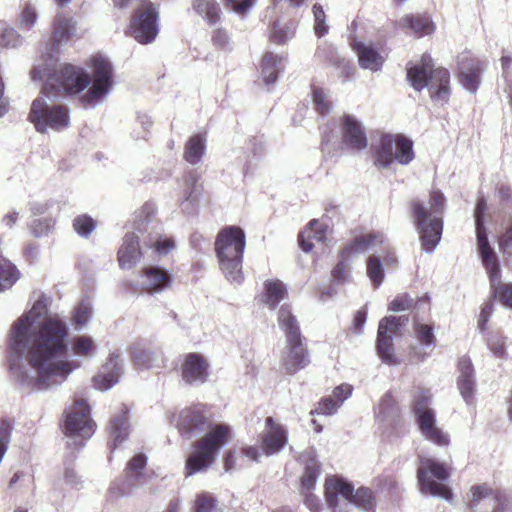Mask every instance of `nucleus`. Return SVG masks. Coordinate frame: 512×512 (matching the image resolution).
Here are the masks:
<instances>
[{
  "instance_id": "58",
  "label": "nucleus",
  "mask_w": 512,
  "mask_h": 512,
  "mask_svg": "<svg viewBox=\"0 0 512 512\" xmlns=\"http://www.w3.org/2000/svg\"><path fill=\"white\" fill-rule=\"evenodd\" d=\"M488 348L492 354L500 359L507 358L505 340L501 336H492L488 339Z\"/></svg>"
},
{
  "instance_id": "40",
  "label": "nucleus",
  "mask_w": 512,
  "mask_h": 512,
  "mask_svg": "<svg viewBox=\"0 0 512 512\" xmlns=\"http://www.w3.org/2000/svg\"><path fill=\"white\" fill-rule=\"evenodd\" d=\"M72 351L77 356L91 358L96 353V344L92 337L81 335L73 339L71 343Z\"/></svg>"
},
{
  "instance_id": "42",
  "label": "nucleus",
  "mask_w": 512,
  "mask_h": 512,
  "mask_svg": "<svg viewBox=\"0 0 512 512\" xmlns=\"http://www.w3.org/2000/svg\"><path fill=\"white\" fill-rule=\"evenodd\" d=\"M211 43L213 47L223 53L233 50V41L230 33L224 28H216L211 32Z\"/></svg>"
},
{
  "instance_id": "13",
  "label": "nucleus",
  "mask_w": 512,
  "mask_h": 512,
  "mask_svg": "<svg viewBox=\"0 0 512 512\" xmlns=\"http://www.w3.org/2000/svg\"><path fill=\"white\" fill-rule=\"evenodd\" d=\"M131 36L140 44L152 43L159 33V11L151 2H144L134 11L130 22Z\"/></svg>"
},
{
  "instance_id": "61",
  "label": "nucleus",
  "mask_w": 512,
  "mask_h": 512,
  "mask_svg": "<svg viewBox=\"0 0 512 512\" xmlns=\"http://www.w3.org/2000/svg\"><path fill=\"white\" fill-rule=\"evenodd\" d=\"M413 299L408 295H401L393 299L388 306L392 312H401L409 310L412 307Z\"/></svg>"
},
{
  "instance_id": "15",
  "label": "nucleus",
  "mask_w": 512,
  "mask_h": 512,
  "mask_svg": "<svg viewBox=\"0 0 512 512\" xmlns=\"http://www.w3.org/2000/svg\"><path fill=\"white\" fill-rule=\"evenodd\" d=\"M486 208V202L483 198L478 199L474 217H475V226H476V234H477V243L479 254L482 260V264L489 267V269H495V251L490 246L486 229L484 226V213Z\"/></svg>"
},
{
  "instance_id": "10",
  "label": "nucleus",
  "mask_w": 512,
  "mask_h": 512,
  "mask_svg": "<svg viewBox=\"0 0 512 512\" xmlns=\"http://www.w3.org/2000/svg\"><path fill=\"white\" fill-rule=\"evenodd\" d=\"M431 394L428 390L417 392L413 399L412 411L423 437L438 446H447L449 436L436 424L435 413L428 407Z\"/></svg>"
},
{
  "instance_id": "54",
  "label": "nucleus",
  "mask_w": 512,
  "mask_h": 512,
  "mask_svg": "<svg viewBox=\"0 0 512 512\" xmlns=\"http://www.w3.org/2000/svg\"><path fill=\"white\" fill-rule=\"evenodd\" d=\"M415 332L417 339L426 347L433 348L435 346V336L432 327L426 324H415Z\"/></svg>"
},
{
  "instance_id": "64",
  "label": "nucleus",
  "mask_w": 512,
  "mask_h": 512,
  "mask_svg": "<svg viewBox=\"0 0 512 512\" xmlns=\"http://www.w3.org/2000/svg\"><path fill=\"white\" fill-rule=\"evenodd\" d=\"M352 390L351 385L344 383L334 388L331 397L336 402H339V406H341L342 403L351 396Z\"/></svg>"
},
{
  "instance_id": "20",
  "label": "nucleus",
  "mask_w": 512,
  "mask_h": 512,
  "mask_svg": "<svg viewBox=\"0 0 512 512\" xmlns=\"http://www.w3.org/2000/svg\"><path fill=\"white\" fill-rule=\"evenodd\" d=\"M343 143L353 150H362L367 147V138L361 123L352 115L342 118Z\"/></svg>"
},
{
  "instance_id": "60",
  "label": "nucleus",
  "mask_w": 512,
  "mask_h": 512,
  "mask_svg": "<svg viewBox=\"0 0 512 512\" xmlns=\"http://www.w3.org/2000/svg\"><path fill=\"white\" fill-rule=\"evenodd\" d=\"M227 7L239 16H245L255 4V0H225Z\"/></svg>"
},
{
  "instance_id": "44",
  "label": "nucleus",
  "mask_w": 512,
  "mask_h": 512,
  "mask_svg": "<svg viewBox=\"0 0 512 512\" xmlns=\"http://www.w3.org/2000/svg\"><path fill=\"white\" fill-rule=\"evenodd\" d=\"M147 464V457L140 453L132 457L126 466L127 477L134 482H140L142 472Z\"/></svg>"
},
{
  "instance_id": "7",
  "label": "nucleus",
  "mask_w": 512,
  "mask_h": 512,
  "mask_svg": "<svg viewBox=\"0 0 512 512\" xmlns=\"http://www.w3.org/2000/svg\"><path fill=\"white\" fill-rule=\"evenodd\" d=\"M230 427L215 425L206 435L194 443L195 450L186 459V476L202 472L215 461L217 452L229 440Z\"/></svg>"
},
{
  "instance_id": "8",
  "label": "nucleus",
  "mask_w": 512,
  "mask_h": 512,
  "mask_svg": "<svg viewBox=\"0 0 512 512\" xmlns=\"http://www.w3.org/2000/svg\"><path fill=\"white\" fill-rule=\"evenodd\" d=\"M450 476L448 467L433 458L420 457L417 468V484L424 495L452 501L453 493L444 483Z\"/></svg>"
},
{
  "instance_id": "1",
  "label": "nucleus",
  "mask_w": 512,
  "mask_h": 512,
  "mask_svg": "<svg viewBox=\"0 0 512 512\" xmlns=\"http://www.w3.org/2000/svg\"><path fill=\"white\" fill-rule=\"evenodd\" d=\"M46 313V300L38 299L11 327L9 371L23 388L46 390L58 386L80 367L69 356L66 323L46 317Z\"/></svg>"
},
{
  "instance_id": "24",
  "label": "nucleus",
  "mask_w": 512,
  "mask_h": 512,
  "mask_svg": "<svg viewBox=\"0 0 512 512\" xmlns=\"http://www.w3.org/2000/svg\"><path fill=\"white\" fill-rule=\"evenodd\" d=\"M141 258L139 237L134 233H127L118 251L119 265L123 269L133 267Z\"/></svg>"
},
{
  "instance_id": "29",
  "label": "nucleus",
  "mask_w": 512,
  "mask_h": 512,
  "mask_svg": "<svg viewBox=\"0 0 512 512\" xmlns=\"http://www.w3.org/2000/svg\"><path fill=\"white\" fill-rule=\"evenodd\" d=\"M354 50L358 56L361 68L368 69L372 72H376L381 69L384 59L374 47L362 42H355Z\"/></svg>"
},
{
  "instance_id": "31",
  "label": "nucleus",
  "mask_w": 512,
  "mask_h": 512,
  "mask_svg": "<svg viewBox=\"0 0 512 512\" xmlns=\"http://www.w3.org/2000/svg\"><path fill=\"white\" fill-rule=\"evenodd\" d=\"M53 39L57 44L69 41L76 35V22L65 13H58L53 22Z\"/></svg>"
},
{
  "instance_id": "46",
  "label": "nucleus",
  "mask_w": 512,
  "mask_h": 512,
  "mask_svg": "<svg viewBox=\"0 0 512 512\" xmlns=\"http://www.w3.org/2000/svg\"><path fill=\"white\" fill-rule=\"evenodd\" d=\"M92 316V307L88 301H82L73 311L72 321L77 330L82 329Z\"/></svg>"
},
{
  "instance_id": "35",
  "label": "nucleus",
  "mask_w": 512,
  "mask_h": 512,
  "mask_svg": "<svg viewBox=\"0 0 512 512\" xmlns=\"http://www.w3.org/2000/svg\"><path fill=\"white\" fill-rule=\"evenodd\" d=\"M109 432L112 439V449H115L128 437L129 424L126 410L123 409L118 415L112 417Z\"/></svg>"
},
{
  "instance_id": "23",
  "label": "nucleus",
  "mask_w": 512,
  "mask_h": 512,
  "mask_svg": "<svg viewBox=\"0 0 512 512\" xmlns=\"http://www.w3.org/2000/svg\"><path fill=\"white\" fill-rule=\"evenodd\" d=\"M328 227L319 220H312L308 226L299 234V246L304 252H310L314 242L324 243L327 237Z\"/></svg>"
},
{
  "instance_id": "6",
  "label": "nucleus",
  "mask_w": 512,
  "mask_h": 512,
  "mask_svg": "<svg viewBox=\"0 0 512 512\" xmlns=\"http://www.w3.org/2000/svg\"><path fill=\"white\" fill-rule=\"evenodd\" d=\"M407 78L411 86L421 91L428 87L433 100L446 102L449 98V71L443 67H434L429 54H423L419 63L407 69Z\"/></svg>"
},
{
  "instance_id": "16",
  "label": "nucleus",
  "mask_w": 512,
  "mask_h": 512,
  "mask_svg": "<svg viewBox=\"0 0 512 512\" xmlns=\"http://www.w3.org/2000/svg\"><path fill=\"white\" fill-rule=\"evenodd\" d=\"M173 275L163 267L150 265L142 269L139 285L150 294L160 293L171 287Z\"/></svg>"
},
{
  "instance_id": "5",
  "label": "nucleus",
  "mask_w": 512,
  "mask_h": 512,
  "mask_svg": "<svg viewBox=\"0 0 512 512\" xmlns=\"http://www.w3.org/2000/svg\"><path fill=\"white\" fill-rule=\"evenodd\" d=\"M277 321L285 335V353L282 358V367L288 374H295L304 369L309 363V353L304 345L305 338L300 329L299 322L291 311L289 305H282L278 311Z\"/></svg>"
},
{
  "instance_id": "19",
  "label": "nucleus",
  "mask_w": 512,
  "mask_h": 512,
  "mask_svg": "<svg viewBox=\"0 0 512 512\" xmlns=\"http://www.w3.org/2000/svg\"><path fill=\"white\" fill-rule=\"evenodd\" d=\"M460 81L463 87L475 93L480 84V74L484 68V63L479 59L464 53L458 58Z\"/></svg>"
},
{
  "instance_id": "33",
  "label": "nucleus",
  "mask_w": 512,
  "mask_h": 512,
  "mask_svg": "<svg viewBox=\"0 0 512 512\" xmlns=\"http://www.w3.org/2000/svg\"><path fill=\"white\" fill-rule=\"evenodd\" d=\"M206 152V138L202 134L191 136L184 147L183 157L191 165L201 162Z\"/></svg>"
},
{
  "instance_id": "53",
  "label": "nucleus",
  "mask_w": 512,
  "mask_h": 512,
  "mask_svg": "<svg viewBox=\"0 0 512 512\" xmlns=\"http://www.w3.org/2000/svg\"><path fill=\"white\" fill-rule=\"evenodd\" d=\"M217 500L210 493L202 492L197 495L194 512H213L216 508Z\"/></svg>"
},
{
  "instance_id": "11",
  "label": "nucleus",
  "mask_w": 512,
  "mask_h": 512,
  "mask_svg": "<svg viewBox=\"0 0 512 512\" xmlns=\"http://www.w3.org/2000/svg\"><path fill=\"white\" fill-rule=\"evenodd\" d=\"M95 423L90 417V407L84 399H78L67 410L64 422L65 435L71 439L69 446L84 445L82 440L89 439L95 432Z\"/></svg>"
},
{
  "instance_id": "51",
  "label": "nucleus",
  "mask_w": 512,
  "mask_h": 512,
  "mask_svg": "<svg viewBox=\"0 0 512 512\" xmlns=\"http://www.w3.org/2000/svg\"><path fill=\"white\" fill-rule=\"evenodd\" d=\"M312 101L316 111L326 114L330 111V102L327 100V94L320 87L312 88Z\"/></svg>"
},
{
  "instance_id": "52",
  "label": "nucleus",
  "mask_w": 512,
  "mask_h": 512,
  "mask_svg": "<svg viewBox=\"0 0 512 512\" xmlns=\"http://www.w3.org/2000/svg\"><path fill=\"white\" fill-rule=\"evenodd\" d=\"M73 227L80 236L87 238L95 229V222L91 217L81 215L74 219Z\"/></svg>"
},
{
  "instance_id": "34",
  "label": "nucleus",
  "mask_w": 512,
  "mask_h": 512,
  "mask_svg": "<svg viewBox=\"0 0 512 512\" xmlns=\"http://www.w3.org/2000/svg\"><path fill=\"white\" fill-rule=\"evenodd\" d=\"M284 69L283 59L272 52H267L262 59L261 72L267 85H273Z\"/></svg>"
},
{
  "instance_id": "18",
  "label": "nucleus",
  "mask_w": 512,
  "mask_h": 512,
  "mask_svg": "<svg viewBox=\"0 0 512 512\" xmlns=\"http://www.w3.org/2000/svg\"><path fill=\"white\" fill-rule=\"evenodd\" d=\"M209 365L205 358L197 353L185 356L181 366L182 380L189 385H200L207 381Z\"/></svg>"
},
{
  "instance_id": "45",
  "label": "nucleus",
  "mask_w": 512,
  "mask_h": 512,
  "mask_svg": "<svg viewBox=\"0 0 512 512\" xmlns=\"http://www.w3.org/2000/svg\"><path fill=\"white\" fill-rule=\"evenodd\" d=\"M38 13L32 4H25L18 17V26L23 31L31 30L37 23Z\"/></svg>"
},
{
  "instance_id": "4",
  "label": "nucleus",
  "mask_w": 512,
  "mask_h": 512,
  "mask_svg": "<svg viewBox=\"0 0 512 512\" xmlns=\"http://www.w3.org/2000/svg\"><path fill=\"white\" fill-rule=\"evenodd\" d=\"M245 246V233L238 226H226L217 234L216 256L222 273L232 284L239 285L244 280L242 262Z\"/></svg>"
},
{
  "instance_id": "3",
  "label": "nucleus",
  "mask_w": 512,
  "mask_h": 512,
  "mask_svg": "<svg viewBox=\"0 0 512 512\" xmlns=\"http://www.w3.org/2000/svg\"><path fill=\"white\" fill-rule=\"evenodd\" d=\"M446 198L440 190L430 192L428 201H411L413 223L419 234L422 249L433 252L438 246L443 231V214Z\"/></svg>"
},
{
  "instance_id": "12",
  "label": "nucleus",
  "mask_w": 512,
  "mask_h": 512,
  "mask_svg": "<svg viewBox=\"0 0 512 512\" xmlns=\"http://www.w3.org/2000/svg\"><path fill=\"white\" fill-rule=\"evenodd\" d=\"M386 239L382 234L371 233L355 237L340 252V259L331 271L336 284H342L349 278V261L377 245H383Z\"/></svg>"
},
{
  "instance_id": "26",
  "label": "nucleus",
  "mask_w": 512,
  "mask_h": 512,
  "mask_svg": "<svg viewBox=\"0 0 512 512\" xmlns=\"http://www.w3.org/2000/svg\"><path fill=\"white\" fill-rule=\"evenodd\" d=\"M288 295L286 285L278 279H268L263 283V290L259 296L260 302L269 309L274 310Z\"/></svg>"
},
{
  "instance_id": "21",
  "label": "nucleus",
  "mask_w": 512,
  "mask_h": 512,
  "mask_svg": "<svg viewBox=\"0 0 512 512\" xmlns=\"http://www.w3.org/2000/svg\"><path fill=\"white\" fill-rule=\"evenodd\" d=\"M121 373L122 363L119 355L112 353L102 370L93 377L94 386L102 391L108 390L118 382Z\"/></svg>"
},
{
  "instance_id": "43",
  "label": "nucleus",
  "mask_w": 512,
  "mask_h": 512,
  "mask_svg": "<svg viewBox=\"0 0 512 512\" xmlns=\"http://www.w3.org/2000/svg\"><path fill=\"white\" fill-rule=\"evenodd\" d=\"M367 276L373 283L375 288H378L384 279L383 264L379 256L371 255L367 258Z\"/></svg>"
},
{
  "instance_id": "49",
  "label": "nucleus",
  "mask_w": 512,
  "mask_h": 512,
  "mask_svg": "<svg viewBox=\"0 0 512 512\" xmlns=\"http://www.w3.org/2000/svg\"><path fill=\"white\" fill-rule=\"evenodd\" d=\"M314 15V30L318 37H323L328 33L326 24V15L320 4H315L312 8Z\"/></svg>"
},
{
  "instance_id": "17",
  "label": "nucleus",
  "mask_w": 512,
  "mask_h": 512,
  "mask_svg": "<svg viewBox=\"0 0 512 512\" xmlns=\"http://www.w3.org/2000/svg\"><path fill=\"white\" fill-rule=\"evenodd\" d=\"M206 426V416L202 406H194L183 409L177 421L179 433L186 439L200 435Z\"/></svg>"
},
{
  "instance_id": "38",
  "label": "nucleus",
  "mask_w": 512,
  "mask_h": 512,
  "mask_svg": "<svg viewBox=\"0 0 512 512\" xmlns=\"http://www.w3.org/2000/svg\"><path fill=\"white\" fill-rule=\"evenodd\" d=\"M471 500L469 501V508L475 509L477 505L486 498H491L495 502L500 501V493L493 490L487 484L474 485L470 489Z\"/></svg>"
},
{
  "instance_id": "39",
  "label": "nucleus",
  "mask_w": 512,
  "mask_h": 512,
  "mask_svg": "<svg viewBox=\"0 0 512 512\" xmlns=\"http://www.w3.org/2000/svg\"><path fill=\"white\" fill-rule=\"evenodd\" d=\"M349 502L366 512H373L375 508L374 494L371 489L366 487H360L354 490L353 496Z\"/></svg>"
},
{
  "instance_id": "62",
  "label": "nucleus",
  "mask_w": 512,
  "mask_h": 512,
  "mask_svg": "<svg viewBox=\"0 0 512 512\" xmlns=\"http://www.w3.org/2000/svg\"><path fill=\"white\" fill-rule=\"evenodd\" d=\"M339 402H336L331 396L323 398L315 412L323 415H332L339 409Z\"/></svg>"
},
{
  "instance_id": "22",
  "label": "nucleus",
  "mask_w": 512,
  "mask_h": 512,
  "mask_svg": "<svg viewBox=\"0 0 512 512\" xmlns=\"http://www.w3.org/2000/svg\"><path fill=\"white\" fill-rule=\"evenodd\" d=\"M459 376L457 386L467 404H471L475 392V375L471 360L467 356L460 358L458 363Z\"/></svg>"
},
{
  "instance_id": "27",
  "label": "nucleus",
  "mask_w": 512,
  "mask_h": 512,
  "mask_svg": "<svg viewBox=\"0 0 512 512\" xmlns=\"http://www.w3.org/2000/svg\"><path fill=\"white\" fill-rule=\"evenodd\" d=\"M353 493L354 488L352 484L342 478L330 477L325 481V495L327 502L331 507H336L338 505L339 496L350 501Z\"/></svg>"
},
{
  "instance_id": "57",
  "label": "nucleus",
  "mask_w": 512,
  "mask_h": 512,
  "mask_svg": "<svg viewBox=\"0 0 512 512\" xmlns=\"http://www.w3.org/2000/svg\"><path fill=\"white\" fill-rule=\"evenodd\" d=\"M294 30L291 27H280L278 24H274L270 39L276 44H284L290 38H292Z\"/></svg>"
},
{
  "instance_id": "50",
  "label": "nucleus",
  "mask_w": 512,
  "mask_h": 512,
  "mask_svg": "<svg viewBox=\"0 0 512 512\" xmlns=\"http://www.w3.org/2000/svg\"><path fill=\"white\" fill-rule=\"evenodd\" d=\"M53 226L54 220L51 217H44L34 220L30 225V229L35 237L40 238L47 236L53 229Z\"/></svg>"
},
{
  "instance_id": "37",
  "label": "nucleus",
  "mask_w": 512,
  "mask_h": 512,
  "mask_svg": "<svg viewBox=\"0 0 512 512\" xmlns=\"http://www.w3.org/2000/svg\"><path fill=\"white\" fill-rule=\"evenodd\" d=\"M19 278L16 266L7 259L0 257V292L9 289Z\"/></svg>"
},
{
  "instance_id": "48",
  "label": "nucleus",
  "mask_w": 512,
  "mask_h": 512,
  "mask_svg": "<svg viewBox=\"0 0 512 512\" xmlns=\"http://www.w3.org/2000/svg\"><path fill=\"white\" fill-rule=\"evenodd\" d=\"M0 39L4 48L16 47L22 42L20 34L4 23H0Z\"/></svg>"
},
{
  "instance_id": "30",
  "label": "nucleus",
  "mask_w": 512,
  "mask_h": 512,
  "mask_svg": "<svg viewBox=\"0 0 512 512\" xmlns=\"http://www.w3.org/2000/svg\"><path fill=\"white\" fill-rule=\"evenodd\" d=\"M191 7L208 25L218 23L222 17V9L217 0H192Z\"/></svg>"
},
{
  "instance_id": "9",
  "label": "nucleus",
  "mask_w": 512,
  "mask_h": 512,
  "mask_svg": "<svg viewBox=\"0 0 512 512\" xmlns=\"http://www.w3.org/2000/svg\"><path fill=\"white\" fill-rule=\"evenodd\" d=\"M414 159L413 142L401 134H384L375 151V165L390 168L394 162L408 165Z\"/></svg>"
},
{
  "instance_id": "25",
  "label": "nucleus",
  "mask_w": 512,
  "mask_h": 512,
  "mask_svg": "<svg viewBox=\"0 0 512 512\" xmlns=\"http://www.w3.org/2000/svg\"><path fill=\"white\" fill-rule=\"evenodd\" d=\"M132 358L140 368L152 369L164 365L163 352L159 348L136 345L132 348Z\"/></svg>"
},
{
  "instance_id": "55",
  "label": "nucleus",
  "mask_w": 512,
  "mask_h": 512,
  "mask_svg": "<svg viewBox=\"0 0 512 512\" xmlns=\"http://www.w3.org/2000/svg\"><path fill=\"white\" fill-rule=\"evenodd\" d=\"M148 245L153 248L159 256L167 255L175 247L173 239L161 236L151 241Z\"/></svg>"
},
{
  "instance_id": "47",
  "label": "nucleus",
  "mask_w": 512,
  "mask_h": 512,
  "mask_svg": "<svg viewBox=\"0 0 512 512\" xmlns=\"http://www.w3.org/2000/svg\"><path fill=\"white\" fill-rule=\"evenodd\" d=\"M318 475L319 465L317 461L314 458H312L305 465V470L301 478L302 487L306 491H310L314 487Z\"/></svg>"
},
{
  "instance_id": "63",
  "label": "nucleus",
  "mask_w": 512,
  "mask_h": 512,
  "mask_svg": "<svg viewBox=\"0 0 512 512\" xmlns=\"http://www.w3.org/2000/svg\"><path fill=\"white\" fill-rule=\"evenodd\" d=\"M499 247L504 255L512 256V221L500 238Z\"/></svg>"
},
{
  "instance_id": "28",
  "label": "nucleus",
  "mask_w": 512,
  "mask_h": 512,
  "mask_svg": "<svg viewBox=\"0 0 512 512\" xmlns=\"http://www.w3.org/2000/svg\"><path fill=\"white\" fill-rule=\"evenodd\" d=\"M495 262L496 266L495 269L487 267L486 265H483L489 275L491 288L495 294V297L499 299V301L507 308L512 309V284L507 283L503 284L499 282L500 277V266L498 257L495 254Z\"/></svg>"
},
{
  "instance_id": "14",
  "label": "nucleus",
  "mask_w": 512,
  "mask_h": 512,
  "mask_svg": "<svg viewBox=\"0 0 512 512\" xmlns=\"http://www.w3.org/2000/svg\"><path fill=\"white\" fill-rule=\"evenodd\" d=\"M407 322V316H387L380 320L377 331L376 350L383 363L388 365L400 364L394 353L393 340L400 335L401 327Z\"/></svg>"
},
{
  "instance_id": "59",
  "label": "nucleus",
  "mask_w": 512,
  "mask_h": 512,
  "mask_svg": "<svg viewBox=\"0 0 512 512\" xmlns=\"http://www.w3.org/2000/svg\"><path fill=\"white\" fill-rule=\"evenodd\" d=\"M64 481L68 486L76 490H80L83 487V481L71 463L65 464Z\"/></svg>"
},
{
  "instance_id": "41",
  "label": "nucleus",
  "mask_w": 512,
  "mask_h": 512,
  "mask_svg": "<svg viewBox=\"0 0 512 512\" xmlns=\"http://www.w3.org/2000/svg\"><path fill=\"white\" fill-rule=\"evenodd\" d=\"M198 176L195 172H190L186 176L187 190L185 191V200L182 203L183 209L187 210L192 206L195 202L198 201L201 193L202 187L197 184Z\"/></svg>"
},
{
  "instance_id": "56",
  "label": "nucleus",
  "mask_w": 512,
  "mask_h": 512,
  "mask_svg": "<svg viewBox=\"0 0 512 512\" xmlns=\"http://www.w3.org/2000/svg\"><path fill=\"white\" fill-rule=\"evenodd\" d=\"M11 431H12V425L7 420H1L0 421V462L2 461L7 448L8 444L11 439Z\"/></svg>"
},
{
  "instance_id": "32",
  "label": "nucleus",
  "mask_w": 512,
  "mask_h": 512,
  "mask_svg": "<svg viewBox=\"0 0 512 512\" xmlns=\"http://www.w3.org/2000/svg\"><path fill=\"white\" fill-rule=\"evenodd\" d=\"M287 443V433L282 426L269 430L262 436L261 449L267 456L278 453Z\"/></svg>"
},
{
  "instance_id": "36",
  "label": "nucleus",
  "mask_w": 512,
  "mask_h": 512,
  "mask_svg": "<svg viewBox=\"0 0 512 512\" xmlns=\"http://www.w3.org/2000/svg\"><path fill=\"white\" fill-rule=\"evenodd\" d=\"M403 26L411 29L420 36L428 35L434 31V24L426 15H407L402 19Z\"/></svg>"
},
{
  "instance_id": "2",
  "label": "nucleus",
  "mask_w": 512,
  "mask_h": 512,
  "mask_svg": "<svg viewBox=\"0 0 512 512\" xmlns=\"http://www.w3.org/2000/svg\"><path fill=\"white\" fill-rule=\"evenodd\" d=\"M55 52L52 46L31 71L33 80L45 81L42 95L32 102L28 115L29 121L39 133H46L48 129L60 131L66 129L70 123L68 109L48 100L57 99L64 94L79 93L91 84L81 96V101L84 106L93 107L110 93L114 84L113 66L107 57L96 55L91 59L92 73L89 76L82 68L71 64L58 67Z\"/></svg>"
}]
</instances>
